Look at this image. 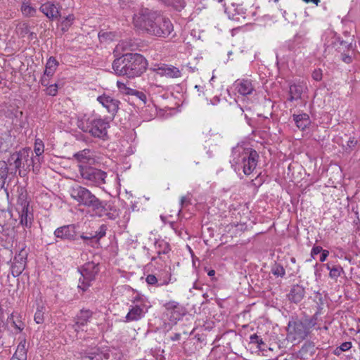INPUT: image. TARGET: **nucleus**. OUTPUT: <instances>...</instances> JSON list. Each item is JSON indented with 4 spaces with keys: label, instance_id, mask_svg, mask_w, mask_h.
Masks as SVG:
<instances>
[{
    "label": "nucleus",
    "instance_id": "f257e3e1",
    "mask_svg": "<svg viewBox=\"0 0 360 360\" xmlns=\"http://www.w3.org/2000/svg\"><path fill=\"white\" fill-rule=\"evenodd\" d=\"M134 26L146 34L159 38H167L174 32L169 18L147 8H141L133 16Z\"/></svg>",
    "mask_w": 360,
    "mask_h": 360
},
{
    "label": "nucleus",
    "instance_id": "f03ea898",
    "mask_svg": "<svg viewBox=\"0 0 360 360\" xmlns=\"http://www.w3.org/2000/svg\"><path fill=\"white\" fill-rule=\"evenodd\" d=\"M70 194L79 205L89 208L98 217L115 220L119 217V211L112 202L99 199L85 187L75 185L70 188Z\"/></svg>",
    "mask_w": 360,
    "mask_h": 360
},
{
    "label": "nucleus",
    "instance_id": "7ed1b4c3",
    "mask_svg": "<svg viewBox=\"0 0 360 360\" xmlns=\"http://www.w3.org/2000/svg\"><path fill=\"white\" fill-rule=\"evenodd\" d=\"M146 59L137 53H127L114 60L112 69L119 76L127 78L140 77L146 70Z\"/></svg>",
    "mask_w": 360,
    "mask_h": 360
},
{
    "label": "nucleus",
    "instance_id": "20e7f679",
    "mask_svg": "<svg viewBox=\"0 0 360 360\" xmlns=\"http://www.w3.org/2000/svg\"><path fill=\"white\" fill-rule=\"evenodd\" d=\"M317 323L316 315L302 319L292 318L287 327V339L293 344L300 343L311 333V328Z\"/></svg>",
    "mask_w": 360,
    "mask_h": 360
},
{
    "label": "nucleus",
    "instance_id": "39448f33",
    "mask_svg": "<svg viewBox=\"0 0 360 360\" xmlns=\"http://www.w3.org/2000/svg\"><path fill=\"white\" fill-rule=\"evenodd\" d=\"M258 153L250 148L236 146L232 149L231 166L236 169V166L243 165V170L245 175H250L257 165Z\"/></svg>",
    "mask_w": 360,
    "mask_h": 360
},
{
    "label": "nucleus",
    "instance_id": "423d86ee",
    "mask_svg": "<svg viewBox=\"0 0 360 360\" xmlns=\"http://www.w3.org/2000/svg\"><path fill=\"white\" fill-rule=\"evenodd\" d=\"M77 127L82 131L90 134L93 137L105 140L108 139V129L110 124L105 119H87L79 120Z\"/></svg>",
    "mask_w": 360,
    "mask_h": 360
},
{
    "label": "nucleus",
    "instance_id": "0eeeda50",
    "mask_svg": "<svg viewBox=\"0 0 360 360\" xmlns=\"http://www.w3.org/2000/svg\"><path fill=\"white\" fill-rule=\"evenodd\" d=\"M79 172L82 179L86 181V184L100 186L105 184L107 174L101 169L86 165H79Z\"/></svg>",
    "mask_w": 360,
    "mask_h": 360
},
{
    "label": "nucleus",
    "instance_id": "6e6552de",
    "mask_svg": "<svg viewBox=\"0 0 360 360\" xmlns=\"http://www.w3.org/2000/svg\"><path fill=\"white\" fill-rule=\"evenodd\" d=\"M22 249L20 250L19 253L17 254L12 262L11 266V271L12 277L9 275L8 276V280L10 283L9 291H13L14 292H18L20 288V278L19 277L22 273V256L21 255V252Z\"/></svg>",
    "mask_w": 360,
    "mask_h": 360
},
{
    "label": "nucleus",
    "instance_id": "1a4fd4ad",
    "mask_svg": "<svg viewBox=\"0 0 360 360\" xmlns=\"http://www.w3.org/2000/svg\"><path fill=\"white\" fill-rule=\"evenodd\" d=\"M98 271V264L94 262L85 263L81 270L82 280V278H79L78 288L84 292L86 291L90 286L91 282L95 280Z\"/></svg>",
    "mask_w": 360,
    "mask_h": 360
},
{
    "label": "nucleus",
    "instance_id": "9d476101",
    "mask_svg": "<svg viewBox=\"0 0 360 360\" xmlns=\"http://www.w3.org/2000/svg\"><path fill=\"white\" fill-rule=\"evenodd\" d=\"M97 101L106 108L108 112L114 117L117 114L120 101L112 96L103 94L97 98Z\"/></svg>",
    "mask_w": 360,
    "mask_h": 360
},
{
    "label": "nucleus",
    "instance_id": "9b49d317",
    "mask_svg": "<svg viewBox=\"0 0 360 360\" xmlns=\"http://www.w3.org/2000/svg\"><path fill=\"white\" fill-rule=\"evenodd\" d=\"M56 238L67 240H75L77 239L76 226L75 224L65 225L57 228L54 231Z\"/></svg>",
    "mask_w": 360,
    "mask_h": 360
},
{
    "label": "nucleus",
    "instance_id": "f8f14e48",
    "mask_svg": "<svg viewBox=\"0 0 360 360\" xmlns=\"http://www.w3.org/2000/svg\"><path fill=\"white\" fill-rule=\"evenodd\" d=\"M153 70L160 76L170 78H178L181 76V71L177 68L166 64L155 65Z\"/></svg>",
    "mask_w": 360,
    "mask_h": 360
},
{
    "label": "nucleus",
    "instance_id": "ddd939ff",
    "mask_svg": "<svg viewBox=\"0 0 360 360\" xmlns=\"http://www.w3.org/2000/svg\"><path fill=\"white\" fill-rule=\"evenodd\" d=\"M82 360H104L108 359V355L103 353L98 347L87 349L80 352Z\"/></svg>",
    "mask_w": 360,
    "mask_h": 360
},
{
    "label": "nucleus",
    "instance_id": "4468645a",
    "mask_svg": "<svg viewBox=\"0 0 360 360\" xmlns=\"http://www.w3.org/2000/svg\"><path fill=\"white\" fill-rule=\"evenodd\" d=\"M147 310L144 304H134L131 305L129 312L125 316L127 322L136 321L141 319Z\"/></svg>",
    "mask_w": 360,
    "mask_h": 360
},
{
    "label": "nucleus",
    "instance_id": "2eb2a0df",
    "mask_svg": "<svg viewBox=\"0 0 360 360\" xmlns=\"http://www.w3.org/2000/svg\"><path fill=\"white\" fill-rule=\"evenodd\" d=\"M304 295V288L301 285L297 284L292 285L288 297L290 301L294 303H299L303 300Z\"/></svg>",
    "mask_w": 360,
    "mask_h": 360
},
{
    "label": "nucleus",
    "instance_id": "dca6fc26",
    "mask_svg": "<svg viewBox=\"0 0 360 360\" xmlns=\"http://www.w3.org/2000/svg\"><path fill=\"white\" fill-rule=\"evenodd\" d=\"M238 92L243 96L250 95L255 88L250 79H238L235 82Z\"/></svg>",
    "mask_w": 360,
    "mask_h": 360
},
{
    "label": "nucleus",
    "instance_id": "f3484780",
    "mask_svg": "<svg viewBox=\"0 0 360 360\" xmlns=\"http://www.w3.org/2000/svg\"><path fill=\"white\" fill-rule=\"evenodd\" d=\"M40 10L48 18L51 20L57 19L60 16L58 8L55 6V4L51 2H47L41 5Z\"/></svg>",
    "mask_w": 360,
    "mask_h": 360
},
{
    "label": "nucleus",
    "instance_id": "a211bd4d",
    "mask_svg": "<svg viewBox=\"0 0 360 360\" xmlns=\"http://www.w3.org/2000/svg\"><path fill=\"white\" fill-rule=\"evenodd\" d=\"M91 316L92 312L90 310L82 309L77 315V321L75 324L73 326L75 330L77 331L81 326L86 325Z\"/></svg>",
    "mask_w": 360,
    "mask_h": 360
},
{
    "label": "nucleus",
    "instance_id": "6ab92c4d",
    "mask_svg": "<svg viewBox=\"0 0 360 360\" xmlns=\"http://www.w3.org/2000/svg\"><path fill=\"white\" fill-rule=\"evenodd\" d=\"M117 85L121 91L125 93L126 94L136 96L140 101L143 102V104L146 103L147 97L143 92L128 88L125 84L119 81L117 82Z\"/></svg>",
    "mask_w": 360,
    "mask_h": 360
},
{
    "label": "nucleus",
    "instance_id": "aec40b11",
    "mask_svg": "<svg viewBox=\"0 0 360 360\" xmlns=\"http://www.w3.org/2000/svg\"><path fill=\"white\" fill-rule=\"evenodd\" d=\"M6 325L15 329L17 332H21L22 330L21 316L18 313H12L7 319Z\"/></svg>",
    "mask_w": 360,
    "mask_h": 360
},
{
    "label": "nucleus",
    "instance_id": "412c9836",
    "mask_svg": "<svg viewBox=\"0 0 360 360\" xmlns=\"http://www.w3.org/2000/svg\"><path fill=\"white\" fill-rule=\"evenodd\" d=\"M292 117L296 126L302 131L308 127L311 124L309 116L307 113L293 115Z\"/></svg>",
    "mask_w": 360,
    "mask_h": 360
},
{
    "label": "nucleus",
    "instance_id": "4be33fe9",
    "mask_svg": "<svg viewBox=\"0 0 360 360\" xmlns=\"http://www.w3.org/2000/svg\"><path fill=\"white\" fill-rule=\"evenodd\" d=\"M171 277H172L171 273H168V276L166 278H164L163 280H162L161 278L158 279L153 274H148L146 276V281L148 285H156V286L167 285L170 283Z\"/></svg>",
    "mask_w": 360,
    "mask_h": 360
},
{
    "label": "nucleus",
    "instance_id": "5701e85b",
    "mask_svg": "<svg viewBox=\"0 0 360 360\" xmlns=\"http://www.w3.org/2000/svg\"><path fill=\"white\" fill-rule=\"evenodd\" d=\"M154 247L156 254L159 258H161V255H166L171 250L169 243L164 240H156L155 242Z\"/></svg>",
    "mask_w": 360,
    "mask_h": 360
},
{
    "label": "nucleus",
    "instance_id": "b1692460",
    "mask_svg": "<svg viewBox=\"0 0 360 360\" xmlns=\"http://www.w3.org/2000/svg\"><path fill=\"white\" fill-rule=\"evenodd\" d=\"M304 89V86L300 84H293L290 86L289 94L290 97L288 98L289 101H292L295 100H298L301 98Z\"/></svg>",
    "mask_w": 360,
    "mask_h": 360
},
{
    "label": "nucleus",
    "instance_id": "393cba45",
    "mask_svg": "<svg viewBox=\"0 0 360 360\" xmlns=\"http://www.w3.org/2000/svg\"><path fill=\"white\" fill-rule=\"evenodd\" d=\"M21 159H22V154H21L20 150L13 153L11 155V158L9 159L10 167H12L13 165L15 169V172L18 171V174L20 176L21 174V170L20 169V167L21 165Z\"/></svg>",
    "mask_w": 360,
    "mask_h": 360
},
{
    "label": "nucleus",
    "instance_id": "a878e982",
    "mask_svg": "<svg viewBox=\"0 0 360 360\" xmlns=\"http://www.w3.org/2000/svg\"><path fill=\"white\" fill-rule=\"evenodd\" d=\"M58 66V62L54 57L51 56L47 60L44 73L46 75V76L53 77Z\"/></svg>",
    "mask_w": 360,
    "mask_h": 360
},
{
    "label": "nucleus",
    "instance_id": "bb28decb",
    "mask_svg": "<svg viewBox=\"0 0 360 360\" xmlns=\"http://www.w3.org/2000/svg\"><path fill=\"white\" fill-rule=\"evenodd\" d=\"M167 6L172 7L176 11H181L186 6L185 0H162Z\"/></svg>",
    "mask_w": 360,
    "mask_h": 360
},
{
    "label": "nucleus",
    "instance_id": "cd10ccee",
    "mask_svg": "<svg viewBox=\"0 0 360 360\" xmlns=\"http://www.w3.org/2000/svg\"><path fill=\"white\" fill-rule=\"evenodd\" d=\"M8 174V167L6 162L0 161V191L4 188Z\"/></svg>",
    "mask_w": 360,
    "mask_h": 360
},
{
    "label": "nucleus",
    "instance_id": "c85d7f7f",
    "mask_svg": "<svg viewBox=\"0 0 360 360\" xmlns=\"http://www.w3.org/2000/svg\"><path fill=\"white\" fill-rule=\"evenodd\" d=\"M25 201L24 200V226L31 227L32 223L34 220V214L32 211L30 209L29 203L25 206Z\"/></svg>",
    "mask_w": 360,
    "mask_h": 360
},
{
    "label": "nucleus",
    "instance_id": "c756f323",
    "mask_svg": "<svg viewBox=\"0 0 360 360\" xmlns=\"http://www.w3.org/2000/svg\"><path fill=\"white\" fill-rule=\"evenodd\" d=\"M137 45L131 40H123L120 41L117 48L121 49L122 51H135Z\"/></svg>",
    "mask_w": 360,
    "mask_h": 360
},
{
    "label": "nucleus",
    "instance_id": "7c9ffc66",
    "mask_svg": "<svg viewBox=\"0 0 360 360\" xmlns=\"http://www.w3.org/2000/svg\"><path fill=\"white\" fill-rule=\"evenodd\" d=\"M46 308L43 304H37V311L34 314V321L37 323H42L44 321Z\"/></svg>",
    "mask_w": 360,
    "mask_h": 360
},
{
    "label": "nucleus",
    "instance_id": "2f4dec72",
    "mask_svg": "<svg viewBox=\"0 0 360 360\" xmlns=\"http://www.w3.org/2000/svg\"><path fill=\"white\" fill-rule=\"evenodd\" d=\"M186 313V309L181 306V310L180 309H176L175 310L170 312V319L171 321L176 323L177 321L181 319Z\"/></svg>",
    "mask_w": 360,
    "mask_h": 360
},
{
    "label": "nucleus",
    "instance_id": "473e14b6",
    "mask_svg": "<svg viewBox=\"0 0 360 360\" xmlns=\"http://www.w3.org/2000/svg\"><path fill=\"white\" fill-rule=\"evenodd\" d=\"M333 46L334 48H335V50L340 52L342 49L345 51L349 50L352 46V43H349L344 40L338 39L336 41L333 43Z\"/></svg>",
    "mask_w": 360,
    "mask_h": 360
},
{
    "label": "nucleus",
    "instance_id": "72a5a7b5",
    "mask_svg": "<svg viewBox=\"0 0 360 360\" xmlns=\"http://www.w3.org/2000/svg\"><path fill=\"white\" fill-rule=\"evenodd\" d=\"M344 272L343 268L338 264H333L331 266L329 276L333 279H336L340 276L341 274Z\"/></svg>",
    "mask_w": 360,
    "mask_h": 360
},
{
    "label": "nucleus",
    "instance_id": "f704fd0d",
    "mask_svg": "<svg viewBox=\"0 0 360 360\" xmlns=\"http://www.w3.org/2000/svg\"><path fill=\"white\" fill-rule=\"evenodd\" d=\"M250 344H257V347L260 351L264 350V348H263L262 346H264L265 343L263 341L262 338H261L259 336H258L256 333L250 335Z\"/></svg>",
    "mask_w": 360,
    "mask_h": 360
},
{
    "label": "nucleus",
    "instance_id": "c9c22d12",
    "mask_svg": "<svg viewBox=\"0 0 360 360\" xmlns=\"http://www.w3.org/2000/svg\"><path fill=\"white\" fill-rule=\"evenodd\" d=\"M89 152L90 150L85 149L75 153L74 157L78 162L82 163L81 165H85L86 161L89 160V158L86 157V155L89 154Z\"/></svg>",
    "mask_w": 360,
    "mask_h": 360
},
{
    "label": "nucleus",
    "instance_id": "e433bc0d",
    "mask_svg": "<svg viewBox=\"0 0 360 360\" xmlns=\"http://www.w3.org/2000/svg\"><path fill=\"white\" fill-rule=\"evenodd\" d=\"M107 226L105 224H102L98 231H96L95 233H93L95 243H98L101 238L104 237L106 234Z\"/></svg>",
    "mask_w": 360,
    "mask_h": 360
},
{
    "label": "nucleus",
    "instance_id": "4c0bfd02",
    "mask_svg": "<svg viewBox=\"0 0 360 360\" xmlns=\"http://www.w3.org/2000/svg\"><path fill=\"white\" fill-rule=\"evenodd\" d=\"M44 145L40 139H36L34 142V153L37 156L41 155L44 153Z\"/></svg>",
    "mask_w": 360,
    "mask_h": 360
},
{
    "label": "nucleus",
    "instance_id": "58836bf2",
    "mask_svg": "<svg viewBox=\"0 0 360 360\" xmlns=\"http://www.w3.org/2000/svg\"><path fill=\"white\" fill-rule=\"evenodd\" d=\"M271 272L274 276L283 277L285 274V271L282 265L275 264L271 269Z\"/></svg>",
    "mask_w": 360,
    "mask_h": 360
},
{
    "label": "nucleus",
    "instance_id": "ea45409f",
    "mask_svg": "<svg viewBox=\"0 0 360 360\" xmlns=\"http://www.w3.org/2000/svg\"><path fill=\"white\" fill-rule=\"evenodd\" d=\"M165 307L169 313L176 309H180L181 310V305L175 301H170L165 304Z\"/></svg>",
    "mask_w": 360,
    "mask_h": 360
},
{
    "label": "nucleus",
    "instance_id": "a19ab883",
    "mask_svg": "<svg viewBox=\"0 0 360 360\" xmlns=\"http://www.w3.org/2000/svg\"><path fill=\"white\" fill-rule=\"evenodd\" d=\"M119 5L122 9H128L134 7V2L131 0H119Z\"/></svg>",
    "mask_w": 360,
    "mask_h": 360
},
{
    "label": "nucleus",
    "instance_id": "79ce46f5",
    "mask_svg": "<svg viewBox=\"0 0 360 360\" xmlns=\"http://www.w3.org/2000/svg\"><path fill=\"white\" fill-rule=\"evenodd\" d=\"M46 87H47L46 89V94H48L49 96H54L57 94L58 86L56 83L51 84L49 86H47Z\"/></svg>",
    "mask_w": 360,
    "mask_h": 360
},
{
    "label": "nucleus",
    "instance_id": "37998d69",
    "mask_svg": "<svg viewBox=\"0 0 360 360\" xmlns=\"http://www.w3.org/2000/svg\"><path fill=\"white\" fill-rule=\"evenodd\" d=\"M80 238L84 240L85 243L94 247V243H95V240H94L92 233H89V236L83 233L80 236Z\"/></svg>",
    "mask_w": 360,
    "mask_h": 360
},
{
    "label": "nucleus",
    "instance_id": "c03bdc74",
    "mask_svg": "<svg viewBox=\"0 0 360 360\" xmlns=\"http://www.w3.org/2000/svg\"><path fill=\"white\" fill-rule=\"evenodd\" d=\"M36 11H37L34 7L24 5V15L33 16Z\"/></svg>",
    "mask_w": 360,
    "mask_h": 360
},
{
    "label": "nucleus",
    "instance_id": "a18cd8bd",
    "mask_svg": "<svg viewBox=\"0 0 360 360\" xmlns=\"http://www.w3.org/2000/svg\"><path fill=\"white\" fill-rule=\"evenodd\" d=\"M311 77L315 81H321L323 77L322 70L321 69L314 70L311 74Z\"/></svg>",
    "mask_w": 360,
    "mask_h": 360
},
{
    "label": "nucleus",
    "instance_id": "49530a36",
    "mask_svg": "<svg viewBox=\"0 0 360 360\" xmlns=\"http://www.w3.org/2000/svg\"><path fill=\"white\" fill-rule=\"evenodd\" d=\"M18 205L20 206L16 208V212L18 214L19 224L22 225V202H20V199L18 200Z\"/></svg>",
    "mask_w": 360,
    "mask_h": 360
},
{
    "label": "nucleus",
    "instance_id": "de8ad7c7",
    "mask_svg": "<svg viewBox=\"0 0 360 360\" xmlns=\"http://www.w3.org/2000/svg\"><path fill=\"white\" fill-rule=\"evenodd\" d=\"M341 59L347 64H349L352 62V56L345 53V50H343V52L341 53Z\"/></svg>",
    "mask_w": 360,
    "mask_h": 360
},
{
    "label": "nucleus",
    "instance_id": "09e8293b",
    "mask_svg": "<svg viewBox=\"0 0 360 360\" xmlns=\"http://www.w3.org/2000/svg\"><path fill=\"white\" fill-rule=\"evenodd\" d=\"M51 77V76H46V75L44 73L43 76L41 77V85L44 86H47L51 84L50 82Z\"/></svg>",
    "mask_w": 360,
    "mask_h": 360
},
{
    "label": "nucleus",
    "instance_id": "8fccbe9b",
    "mask_svg": "<svg viewBox=\"0 0 360 360\" xmlns=\"http://www.w3.org/2000/svg\"><path fill=\"white\" fill-rule=\"evenodd\" d=\"M323 250L321 246H314L311 252V255L313 258H314L316 255H317L319 253H321Z\"/></svg>",
    "mask_w": 360,
    "mask_h": 360
},
{
    "label": "nucleus",
    "instance_id": "3c124183",
    "mask_svg": "<svg viewBox=\"0 0 360 360\" xmlns=\"http://www.w3.org/2000/svg\"><path fill=\"white\" fill-rule=\"evenodd\" d=\"M340 349H342L343 352L348 351L352 347L351 342H345L342 343L340 346Z\"/></svg>",
    "mask_w": 360,
    "mask_h": 360
},
{
    "label": "nucleus",
    "instance_id": "603ef678",
    "mask_svg": "<svg viewBox=\"0 0 360 360\" xmlns=\"http://www.w3.org/2000/svg\"><path fill=\"white\" fill-rule=\"evenodd\" d=\"M329 255V252L326 250H323L320 256V261L323 262L326 260L328 256Z\"/></svg>",
    "mask_w": 360,
    "mask_h": 360
},
{
    "label": "nucleus",
    "instance_id": "864d4df0",
    "mask_svg": "<svg viewBox=\"0 0 360 360\" xmlns=\"http://www.w3.org/2000/svg\"><path fill=\"white\" fill-rule=\"evenodd\" d=\"M21 343H22L21 342L19 343V345L18 346L17 351L15 353V354L13 356V357L11 359V360H20V359L17 356V353L20 352L22 350V349L20 348V347L22 346Z\"/></svg>",
    "mask_w": 360,
    "mask_h": 360
},
{
    "label": "nucleus",
    "instance_id": "5fc2aeb1",
    "mask_svg": "<svg viewBox=\"0 0 360 360\" xmlns=\"http://www.w3.org/2000/svg\"><path fill=\"white\" fill-rule=\"evenodd\" d=\"M357 141L355 140L354 138H350L349 140L347 142V146L349 148H352L354 147L356 144Z\"/></svg>",
    "mask_w": 360,
    "mask_h": 360
},
{
    "label": "nucleus",
    "instance_id": "6e6d98bb",
    "mask_svg": "<svg viewBox=\"0 0 360 360\" xmlns=\"http://www.w3.org/2000/svg\"><path fill=\"white\" fill-rule=\"evenodd\" d=\"M195 89H197L198 94V96H201V94L204 95V87L200 85H195Z\"/></svg>",
    "mask_w": 360,
    "mask_h": 360
},
{
    "label": "nucleus",
    "instance_id": "4d7b16f0",
    "mask_svg": "<svg viewBox=\"0 0 360 360\" xmlns=\"http://www.w3.org/2000/svg\"><path fill=\"white\" fill-rule=\"evenodd\" d=\"M6 327H8V326H7L6 323H4L1 316L0 315V331L6 330Z\"/></svg>",
    "mask_w": 360,
    "mask_h": 360
},
{
    "label": "nucleus",
    "instance_id": "13d9d810",
    "mask_svg": "<svg viewBox=\"0 0 360 360\" xmlns=\"http://www.w3.org/2000/svg\"><path fill=\"white\" fill-rule=\"evenodd\" d=\"M310 348V349H314V345L311 343H309V344H305L301 349V352H303L304 350H307V348Z\"/></svg>",
    "mask_w": 360,
    "mask_h": 360
},
{
    "label": "nucleus",
    "instance_id": "bf43d9fd",
    "mask_svg": "<svg viewBox=\"0 0 360 360\" xmlns=\"http://www.w3.org/2000/svg\"><path fill=\"white\" fill-rule=\"evenodd\" d=\"M186 68L189 70L190 72H194L198 70L195 66H192L190 63L187 65Z\"/></svg>",
    "mask_w": 360,
    "mask_h": 360
},
{
    "label": "nucleus",
    "instance_id": "052dcab7",
    "mask_svg": "<svg viewBox=\"0 0 360 360\" xmlns=\"http://www.w3.org/2000/svg\"><path fill=\"white\" fill-rule=\"evenodd\" d=\"M180 338H181L180 333H174V335L171 337V340L172 341H177V340H180Z\"/></svg>",
    "mask_w": 360,
    "mask_h": 360
},
{
    "label": "nucleus",
    "instance_id": "680f3d73",
    "mask_svg": "<svg viewBox=\"0 0 360 360\" xmlns=\"http://www.w3.org/2000/svg\"><path fill=\"white\" fill-rule=\"evenodd\" d=\"M343 352L342 349H340V347H338L334 351L333 354L336 356H340L341 352Z\"/></svg>",
    "mask_w": 360,
    "mask_h": 360
},
{
    "label": "nucleus",
    "instance_id": "e2e57ef3",
    "mask_svg": "<svg viewBox=\"0 0 360 360\" xmlns=\"http://www.w3.org/2000/svg\"><path fill=\"white\" fill-rule=\"evenodd\" d=\"M219 97L216 96L213 98V100H211L210 101V103L212 104V105H214L216 103L219 102Z\"/></svg>",
    "mask_w": 360,
    "mask_h": 360
},
{
    "label": "nucleus",
    "instance_id": "0e129e2a",
    "mask_svg": "<svg viewBox=\"0 0 360 360\" xmlns=\"http://www.w3.org/2000/svg\"><path fill=\"white\" fill-rule=\"evenodd\" d=\"M186 201V198L185 196H182L181 198V200H180V204H181V207L184 206Z\"/></svg>",
    "mask_w": 360,
    "mask_h": 360
},
{
    "label": "nucleus",
    "instance_id": "69168bd1",
    "mask_svg": "<svg viewBox=\"0 0 360 360\" xmlns=\"http://www.w3.org/2000/svg\"><path fill=\"white\" fill-rule=\"evenodd\" d=\"M74 20V16L72 15H69L67 18H66V20L68 21L69 22H72V20Z\"/></svg>",
    "mask_w": 360,
    "mask_h": 360
},
{
    "label": "nucleus",
    "instance_id": "338daca9",
    "mask_svg": "<svg viewBox=\"0 0 360 360\" xmlns=\"http://www.w3.org/2000/svg\"><path fill=\"white\" fill-rule=\"evenodd\" d=\"M303 1H305L306 3L312 2V3L315 4L316 5H318L319 2L320 1L319 0H303Z\"/></svg>",
    "mask_w": 360,
    "mask_h": 360
},
{
    "label": "nucleus",
    "instance_id": "774afa93",
    "mask_svg": "<svg viewBox=\"0 0 360 360\" xmlns=\"http://www.w3.org/2000/svg\"><path fill=\"white\" fill-rule=\"evenodd\" d=\"M207 274H208V276H214V274H215V271H214V270H212H212H210V271H208Z\"/></svg>",
    "mask_w": 360,
    "mask_h": 360
}]
</instances>
